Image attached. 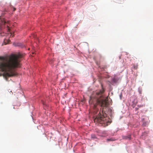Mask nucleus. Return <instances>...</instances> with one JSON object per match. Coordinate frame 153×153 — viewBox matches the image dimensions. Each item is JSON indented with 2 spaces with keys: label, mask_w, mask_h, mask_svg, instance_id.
Here are the masks:
<instances>
[{
  "label": "nucleus",
  "mask_w": 153,
  "mask_h": 153,
  "mask_svg": "<svg viewBox=\"0 0 153 153\" xmlns=\"http://www.w3.org/2000/svg\"><path fill=\"white\" fill-rule=\"evenodd\" d=\"M137 106L139 108H140V107H143V105H138Z\"/></svg>",
  "instance_id": "nucleus-7"
},
{
  "label": "nucleus",
  "mask_w": 153,
  "mask_h": 153,
  "mask_svg": "<svg viewBox=\"0 0 153 153\" xmlns=\"http://www.w3.org/2000/svg\"><path fill=\"white\" fill-rule=\"evenodd\" d=\"M91 138L93 139L97 138V137L95 134H92L91 135Z\"/></svg>",
  "instance_id": "nucleus-5"
},
{
  "label": "nucleus",
  "mask_w": 153,
  "mask_h": 153,
  "mask_svg": "<svg viewBox=\"0 0 153 153\" xmlns=\"http://www.w3.org/2000/svg\"><path fill=\"white\" fill-rule=\"evenodd\" d=\"M138 91H139V94H141V93H142V91L141 90H138Z\"/></svg>",
  "instance_id": "nucleus-9"
},
{
  "label": "nucleus",
  "mask_w": 153,
  "mask_h": 153,
  "mask_svg": "<svg viewBox=\"0 0 153 153\" xmlns=\"http://www.w3.org/2000/svg\"><path fill=\"white\" fill-rule=\"evenodd\" d=\"M24 47V46H22V48H23V47Z\"/></svg>",
  "instance_id": "nucleus-14"
},
{
  "label": "nucleus",
  "mask_w": 153,
  "mask_h": 153,
  "mask_svg": "<svg viewBox=\"0 0 153 153\" xmlns=\"http://www.w3.org/2000/svg\"><path fill=\"white\" fill-rule=\"evenodd\" d=\"M107 140L108 141H112V140H113L111 138L110 139H107Z\"/></svg>",
  "instance_id": "nucleus-8"
},
{
  "label": "nucleus",
  "mask_w": 153,
  "mask_h": 153,
  "mask_svg": "<svg viewBox=\"0 0 153 153\" xmlns=\"http://www.w3.org/2000/svg\"><path fill=\"white\" fill-rule=\"evenodd\" d=\"M138 109H139V107H136L135 108V110L136 111Z\"/></svg>",
  "instance_id": "nucleus-10"
},
{
  "label": "nucleus",
  "mask_w": 153,
  "mask_h": 153,
  "mask_svg": "<svg viewBox=\"0 0 153 153\" xmlns=\"http://www.w3.org/2000/svg\"><path fill=\"white\" fill-rule=\"evenodd\" d=\"M15 10H16V8H14V10H13V11H15Z\"/></svg>",
  "instance_id": "nucleus-13"
},
{
  "label": "nucleus",
  "mask_w": 153,
  "mask_h": 153,
  "mask_svg": "<svg viewBox=\"0 0 153 153\" xmlns=\"http://www.w3.org/2000/svg\"><path fill=\"white\" fill-rule=\"evenodd\" d=\"M1 24L2 25H4L6 23H8L9 21L7 20L4 19H3L1 20Z\"/></svg>",
  "instance_id": "nucleus-4"
},
{
  "label": "nucleus",
  "mask_w": 153,
  "mask_h": 153,
  "mask_svg": "<svg viewBox=\"0 0 153 153\" xmlns=\"http://www.w3.org/2000/svg\"><path fill=\"white\" fill-rule=\"evenodd\" d=\"M13 45H14L15 46H20L21 45V44L20 43H13Z\"/></svg>",
  "instance_id": "nucleus-6"
},
{
  "label": "nucleus",
  "mask_w": 153,
  "mask_h": 153,
  "mask_svg": "<svg viewBox=\"0 0 153 153\" xmlns=\"http://www.w3.org/2000/svg\"><path fill=\"white\" fill-rule=\"evenodd\" d=\"M103 92L100 91L97 92L95 94H94L90 97L89 101L90 103L93 104L95 108L97 104H100L101 106L107 107L108 104L107 98L103 99L102 98V93Z\"/></svg>",
  "instance_id": "nucleus-2"
},
{
  "label": "nucleus",
  "mask_w": 153,
  "mask_h": 153,
  "mask_svg": "<svg viewBox=\"0 0 153 153\" xmlns=\"http://www.w3.org/2000/svg\"><path fill=\"white\" fill-rule=\"evenodd\" d=\"M128 138H130V137H128Z\"/></svg>",
  "instance_id": "nucleus-15"
},
{
  "label": "nucleus",
  "mask_w": 153,
  "mask_h": 153,
  "mask_svg": "<svg viewBox=\"0 0 153 153\" xmlns=\"http://www.w3.org/2000/svg\"><path fill=\"white\" fill-rule=\"evenodd\" d=\"M20 55L12 54L7 57H0L4 62H0V71L4 72L3 76L6 79L8 77L16 75L14 69L20 66L19 58Z\"/></svg>",
  "instance_id": "nucleus-1"
},
{
  "label": "nucleus",
  "mask_w": 153,
  "mask_h": 153,
  "mask_svg": "<svg viewBox=\"0 0 153 153\" xmlns=\"http://www.w3.org/2000/svg\"><path fill=\"white\" fill-rule=\"evenodd\" d=\"M107 68L106 66H105L102 67L103 69L106 68Z\"/></svg>",
  "instance_id": "nucleus-11"
},
{
  "label": "nucleus",
  "mask_w": 153,
  "mask_h": 153,
  "mask_svg": "<svg viewBox=\"0 0 153 153\" xmlns=\"http://www.w3.org/2000/svg\"><path fill=\"white\" fill-rule=\"evenodd\" d=\"M42 103H43V105H45V102H44V101H42Z\"/></svg>",
  "instance_id": "nucleus-12"
},
{
  "label": "nucleus",
  "mask_w": 153,
  "mask_h": 153,
  "mask_svg": "<svg viewBox=\"0 0 153 153\" xmlns=\"http://www.w3.org/2000/svg\"><path fill=\"white\" fill-rule=\"evenodd\" d=\"M94 123H98L100 126H106L108 125L109 122L106 114L102 111L100 112L95 118L94 119Z\"/></svg>",
  "instance_id": "nucleus-3"
}]
</instances>
